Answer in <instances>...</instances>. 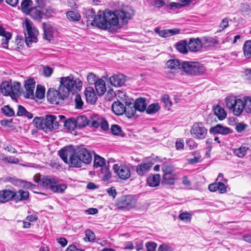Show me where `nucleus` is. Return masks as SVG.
Here are the masks:
<instances>
[{
  "instance_id": "1",
  "label": "nucleus",
  "mask_w": 251,
  "mask_h": 251,
  "mask_svg": "<svg viewBox=\"0 0 251 251\" xmlns=\"http://www.w3.org/2000/svg\"><path fill=\"white\" fill-rule=\"evenodd\" d=\"M134 15V11L130 6H123L121 9H118L112 12L105 11L103 15L96 19L94 23L96 26L102 29L111 30L113 27L119 24L121 20L123 24H126Z\"/></svg>"
},
{
  "instance_id": "2",
  "label": "nucleus",
  "mask_w": 251,
  "mask_h": 251,
  "mask_svg": "<svg viewBox=\"0 0 251 251\" xmlns=\"http://www.w3.org/2000/svg\"><path fill=\"white\" fill-rule=\"evenodd\" d=\"M59 155L63 161L68 164L71 167L80 168L82 163L81 159L77 155L75 149L71 147H65L58 152Z\"/></svg>"
},
{
  "instance_id": "3",
  "label": "nucleus",
  "mask_w": 251,
  "mask_h": 251,
  "mask_svg": "<svg viewBox=\"0 0 251 251\" xmlns=\"http://www.w3.org/2000/svg\"><path fill=\"white\" fill-rule=\"evenodd\" d=\"M82 84V83L79 78L75 79L72 75L60 78L59 87L64 96L68 97L70 92L73 93L75 90H80Z\"/></svg>"
},
{
  "instance_id": "4",
  "label": "nucleus",
  "mask_w": 251,
  "mask_h": 251,
  "mask_svg": "<svg viewBox=\"0 0 251 251\" xmlns=\"http://www.w3.org/2000/svg\"><path fill=\"white\" fill-rule=\"evenodd\" d=\"M181 69L188 75H200L205 71V67L198 62L182 61L181 64Z\"/></svg>"
},
{
  "instance_id": "5",
  "label": "nucleus",
  "mask_w": 251,
  "mask_h": 251,
  "mask_svg": "<svg viewBox=\"0 0 251 251\" xmlns=\"http://www.w3.org/2000/svg\"><path fill=\"white\" fill-rule=\"evenodd\" d=\"M0 90L4 96H9L14 99L16 95L20 94L21 84L17 81H14L11 84L7 81L2 82L0 84Z\"/></svg>"
},
{
  "instance_id": "6",
  "label": "nucleus",
  "mask_w": 251,
  "mask_h": 251,
  "mask_svg": "<svg viewBox=\"0 0 251 251\" xmlns=\"http://www.w3.org/2000/svg\"><path fill=\"white\" fill-rule=\"evenodd\" d=\"M25 43L28 47H30L32 43H36L37 41V35L38 31L37 29L32 26V23L29 20H25Z\"/></svg>"
},
{
  "instance_id": "7",
  "label": "nucleus",
  "mask_w": 251,
  "mask_h": 251,
  "mask_svg": "<svg viewBox=\"0 0 251 251\" xmlns=\"http://www.w3.org/2000/svg\"><path fill=\"white\" fill-rule=\"evenodd\" d=\"M190 133L195 139L203 140L206 137L207 129L202 123L197 122L191 127Z\"/></svg>"
},
{
  "instance_id": "8",
  "label": "nucleus",
  "mask_w": 251,
  "mask_h": 251,
  "mask_svg": "<svg viewBox=\"0 0 251 251\" xmlns=\"http://www.w3.org/2000/svg\"><path fill=\"white\" fill-rule=\"evenodd\" d=\"M47 97L51 103L58 104L60 100H64L67 96H64L63 93L61 92L60 88L59 87L57 90L51 88L49 89L47 92Z\"/></svg>"
},
{
  "instance_id": "9",
  "label": "nucleus",
  "mask_w": 251,
  "mask_h": 251,
  "mask_svg": "<svg viewBox=\"0 0 251 251\" xmlns=\"http://www.w3.org/2000/svg\"><path fill=\"white\" fill-rule=\"evenodd\" d=\"M56 117L54 115H46L45 119L44 120V126L46 132L48 131H52L58 128L59 124L56 121Z\"/></svg>"
},
{
  "instance_id": "10",
  "label": "nucleus",
  "mask_w": 251,
  "mask_h": 251,
  "mask_svg": "<svg viewBox=\"0 0 251 251\" xmlns=\"http://www.w3.org/2000/svg\"><path fill=\"white\" fill-rule=\"evenodd\" d=\"M113 168L118 176L122 179H127L130 176V171L126 166H119L118 164H114Z\"/></svg>"
},
{
  "instance_id": "11",
  "label": "nucleus",
  "mask_w": 251,
  "mask_h": 251,
  "mask_svg": "<svg viewBox=\"0 0 251 251\" xmlns=\"http://www.w3.org/2000/svg\"><path fill=\"white\" fill-rule=\"evenodd\" d=\"M135 201L130 196L122 197L118 200L117 206L119 209H130L135 206Z\"/></svg>"
},
{
  "instance_id": "12",
  "label": "nucleus",
  "mask_w": 251,
  "mask_h": 251,
  "mask_svg": "<svg viewBox=\"0 0 251 251\" xmlns=\"http://www.w3.org/2000/svg\"><path fill=\"white\" fill-rule=\"evenodd\" d=\"M24 86L25 89V98L34 99V91L35 87V81L33 78L28 79L25 81Z\"/></svg>"
},
{
  "instance_id": "13",
  "label": "nucleus",
  "mask_w": 251,
  "mask_h": 251,
  "mask_svg": "<svg viewBox=\"0 0 251 251\" xmlns=\"http://www.w3.org/2000/svg\"><path fill=\"white\" fill-rule=\"evenodd\" d=\"M77 155H78L83 163L88 164L92 160V155L90 152L85 148H78L75 149Z\"/></svg>"
},
{
  "instance_id": "14",
  "label": "nucleus",
  "mask_w": 251,
  "mask_h": 251,
  "mask_svg": "<svg viewBox=\"0 0 251 251\" xmlns=\"http://www.w3.org/2000/svg\"><path fill=\"white\" fill-rule=\"evenodd\" d=\"M203 47L202 41L199 38H192L188 42V49L191 52H198L200 51Z\"/></svg>"
},
{
  "instance_id": "15",
  "label": "nucleus",
  "mask_w": 251,
  "mask_h": 251,
  "mask_svg": "<svg viewBox=\"0 0 251 251\" xmlns=\"http://www.w3.org/2000/svg\"><path fill=\"white\" fill-rule=\"evenodd\" d=\"M35 181L39 183L44 187H50V189L53 184L58 183V180L54 177L44 176L40 177L38 180L35 179Z\"/></svg>"
},
{
  "instance_id": "16",
  "label": "nucleus",
  "mask_w": 251,
  "mask_h": 251,
  "mask_svg": "<svg viewBox=\"0 0 251 251\" xmlns=\"http://www.w3.org/2000/svg\"><path fill=\"white\" fill-rule=\"evenodd\" d=\"M93 120V116H90L89 119L84 115L79 116L75 119L77 127L78 128H82L87 126L92 127Z\"/></svg>"
},
{
  "instance_id": "17",
  "label": "nucleus",
  "mask_w": 251,
  "mask_h": 251,
  "mask_svg": "<svg viewBox=\"0 0 251 251\" xmlns=\"http://www.w3.org/2000/svg\"><path fill=\"white\" fill-rule=\"evenodd\" d=\"M93 119L92 122V127L98 128L100 126L103 130L108 129V124L104 119L99 117L98 115H94Z\"/></svg>"
},
{
  "instance_id": "18",
  "label": "nucleus",
  "mask_w": 251,
  "mask_h": 251,
  "mask_svg": "<svg viewBox=\"0 0 251 251\" xmlns=\"http://www.w3.org/2000/svg\"><path fill=\"white\" fill-rule=\"evenodd\" d=\"M153 164L151 161L141 163L136 166V172L138 176H142L151 169Z\"/></svg>"
},
{
  "instance_id": "19",
  "label": "nucleus",
  "mask_w": 251,
  "mask_h": 251,
  "mask_svg": "<svg viewBox=\"0 0 251 251\" xmlns=\"http://www.w3.org/2000/svg\"><path fill=\"white\" fill-rule=\"evenodd\" d=\"M209 132L213 134H220L226 135L231 133V130L229 127L218 124L215 126L211 127L209 129Z\"/></svg>"
},
{
  "instance_id": "20",
  "label": "nucleus",
  "mask_w": 251,
  "mask_h": 251,
  "mask_svg": "<svg viewBox=\"0 0 251 251\" xmlns=\"http://www.w3.org/2000/svg\"><path fill=\"white\" fill-rule=\"evenodd\" d=\"M208 189L210 191L212 192L218 191L219 193L220 194H224L227 191L226 185L222 181L210 184L208 186Z\"/></svg>"
},
{
  "instance_id": "21",
  "label": "nucleus",
  "mask_w": 251,
  "mask_h": 251,
  "mask_svg": "<svg viewBox=\"0 0 251 251\" xmlns=\"http://www.w3.org/2000/svg\"><path fill=\"white\" fill-rule=\"evenodd\" d=\"M111 84L115 87L122 86L126 81L125 76L122 74L115 75L109 78Z\"/></svg>"
},
{
  "instance_id": "22",
  "label": "nucleus",
  "mask_w": 251,
  "mask_h": 251,
  "mask_svg": "<svg viewBox=\"0 0 251 251\" xmlns=\"http://www.w3.org/2000/svg\"><path fill=\"white\" fill-rule=\"evenodd\" d=\"M13 200L16 202L27 200L29 198V194L27 191L20 189L17 192L13 191Z\"/></svg>"
},
{
  "instance_id": "23",
  "label": "nucleus",
  "mask_w": 251,
  "mask_h": 251,
  "mask_svg": "<svg viewBox=\"0 0 251 251\" xmlns=\"http://www.w3.org/2000/svg\"><path fill=\"white\" fill-rule=\"evenodd\" d=\"M13 191L9 189L0 190V203H5L13 200Z\"/></svg>"
},
{
  "instance_id": "24",
  "label": "nucleus",
  "mask_w": 251,
  "mask_h": 251,
  "mask_svg": "<svg viewBox=\"0 0 251 251\" xmlns=\"http://www.w3.org/2000/svg\"><path fill=\"white\" fill-rule=\"evenodd\" d=\"M133 100H129V101H126L125 102V112L124 113L126 116L131 118L133 117L136 114L137 109H135V106L134 105V103L132 102Z\"/></svg>"
},
{
  "instance_id": "25",
  "label": "nucleus",
  "mask_w": 251,
  "mask_h": 251,
  "mask_svg": "<svg viewBox=\"0 0 251 251\" xmlns=\"http://www.w3.org/2000/svg\"><path fill=\"white\" fill-rule=\"evenodd\" d=\"M42 28L44 31V39L50 41L52 37V26L50 22H45L42 24Z\"/></svg>"
},
{
  "instance_id": "26",
  "label": "nucleus",
  "mask_w": 251,
  "mask_h": 251,
  "mask_svg": "<svg viewBox=\"0 0 251 251\" xmlns=\"http://www.w3.org/2000/svg\"><path fill=\"white\" fill-rule=\"evenodd\" d=\"M84 94L87 102L93 104L96 102L97 97L93 87H87L85 89Z\"/></svg>"
},
{
  "instance_id": "27",
  "label": "nucleus",
  "mask_w": 251,
  "mask_h": 251,
  "mask_svg": "<svg viewBox=\"0 0 251 251\" xmlns=\"http://www.w3.org/2000/svg\"><path fill=\"white\" fill-rule=\"evenodd\" d=\"M39 8L36 6L33 7L27 14L34 20L40 22L43 18L44 12L40 10Z\"/></svg>"
},
{
  "instance_id": "28",
  "label": "nucleus",
  "mask_w": 251,
  "mask_h": 251,
  "mask_svg": "<svg viewBox=\"0 0 251 251\" xmlns=\"http://www.w3.org/2000/svg\"><path fill=\"white\" fill-rule=\"evenodd\" d=\"M160 182V176L159 174H151L147 178L148 185L152 187H157Z\"/></svg>"
},
{
  "instance_id": "29",
  "label": "nucleus",
  "mask_w": 251,
  "mask_h": 251,
  "mask_svg": "<svg viewBox=\"0 0 251 251\" xmlns=\"http://www.w3.org/2000/svg\"><path fill=\"white\" fill-rule=\"evenodd\" d=\"M113 112L117 115H122L125 112V106L119 100L115 101L112 105Z\"/></svg>"
},
{
  "instance_id": "30",
  "label": "nucleus",
  "mask_w": 251,
  "mask_h": 251,
  "mask_svg": "<svg viewBox=\"0 0 251 251\" xmlns=\"http://www.w3.org/2000/svg\"><path fill=\"white\" fill-rule=\"evenodd\" d=\"M133 103L135 109L139 112H144L146 109L147 103L145 98H137Z\"/></svg>"
},
{
  "instance_id": "31",
  "label": "nucleus",
  "mask_w": 251,
  "mask_h": 251,
  "mask_svg": "<svg viewBox=\"0 0 251 251\" xmlns=\"http://www.w3.org/2000/svg\"><path fill=\"white\" fill-rule=\"evenodd\" d=\"M176 179V175L175 173L163 174L162 180V184L174 185Z\"/></svg>"
},
{
  "instance_id": "32",
  "label": "nucleus",
  "mask_w": 251,
  "mask_h": 251,
  "mask_svg": "<svg viewBox=\"0 0 251 251\" xmlns=\"http://www.w3.org/2000/svg\"><path fill=\"white\" fill-rule=\"evenodd\" d=\"M95 87L98 95L100 96L103 95L106 90L105 81L102 79H98Z\"/></svg>"
},
{
  "instance_id": "33",
  "label": "nucleus",
  "mask_w": 251,
  "mask_h": 251,
  "mask_svg": "<svg viewBox=\"0 0 251 251\" xmlns=\"http://www.w3.org/2000/svg\"><path fill=\"white\" fill-rule=\"evenodd\" d=\"M176 50L182 54H187L188 52V42L185 40H181L176 44Z\"/></svg>"
},
{
  "instance_id": "34",
  "label": "nucleus",
  "mask_w": 251,
  "mask_h": 251,
  "mask_svg": "<svg viewBox=\"0 0 251 251\" xmlns=\"http://www.w3.org/2000/svg\"><path fill=\"white\" fill-rule=\"evenodd\" d=\"M243 109H244L243 101L240 99H238L236 104L234 105V108H232L231 110L232 111L235 115L239 116Z\"/></svg>"
},
{
  "instance_id": "35",
  "label": "nucleus",
  "mask_w": 251,
  "mask_h": 251,
  "mask_svg": "<svg viewBox=\"0 0 251 251\" xmlns=\"http://www.w3.org/2000/svg\"><path fill=\"white\" fill-rule=\"evenodd\" d=\"M249 149L247 145H242L240 147L233 150V153L235 155L239 158H243L247 153V151Z\"/></svg>"
},
{
  "instance_id": "36",
  "label": "nucleus",
  "mask_w": 251,
  "mask_h": 251,
  "mask_svg": "<svg viewBox=\"0 0 251 251\" xmlns=\"http://www.w3.org/2000/svg\"><path fill=\"white\" fill-rule=\"evenodd\" d=\"M182 61H180L178 59H172L168 60L166 62L167 67L172 70H177V69L180 70L181 64Z\"/></svg>"
},
{
  "instance_id": "37",
  "label": "nucleus",
  "mask_w": 251,
  "mask_h": 251,
  "mask_svg": "<svg viewBox=\"0 0 251 251\" xmlns=\"http://www.w3.org/2000/svg\"><path fill=\"white\" fill-rule=\"evenodd\" d=\"M99 16H101V15H98L96 16L95 11L93 9L87 10L85 13V17L86 19L89 21L93 20L91 22V25L93 26H96V24H95V23H94V21Z\"/></svg>"
},
{
  "instance_id": "38",
  "label": "nucleus",
  "mask_w": 251,
  "mask_h": 251,
  "mask_svg": "<svg viewBox=\"0 0 251 251\" xmlns=\"http://www.w3.org/2000/svg\"><path fill=\"white\" fill-rule=\"evenodd\" d=\"M213 111L215 114L220 120H222L226 118V113L225 110L219 105L214 107Z\"/></svg>"
},
{
  "instance_id": "39",
  "label": "nucleus",
  "mask_w": 251,
  "mask_h": 251,
  "mask_svg": "<svg viewBox=\"0 0 251 251\" xmlns=\"http://www.w3.org/2000/svg\"><path fill=\"white\" fill-rule=\"evenodd\" d=\"M67 185L65 183L62 184H55L51 186L50 190L54 192L57 193H63L64 191L67 189Z\"/></svg>"
},
{
  "instance_id": "40",
  "label": "nucleus",
  "mask_w": 251,
  "mask_h": 251,
  "mask_svg": "<svg viewBox=\"0 0 251 251\" xmlns=\"http://www.w3.org/2000/svg\"><path fill=\"white\" fill-rule=\"evenodd\" d=\"M33 1L31 0H23L21 3V8L24 12L27 14L32 8Z\"/></svg>"
},
{
  "instance_id": "41",
  "label": "nucleus",
  "mask_w": 251,
  "mask_h": 251,
  "mask_svg": "<svg viewBox=\"0 0 251 251\" xmlns=\"http://www.w3.org/2000/svg\"><path fill=\"white\" fill-rule=\"evenodd\" d=\"M104 166H106L105 159L99 155H95L94 160V167L95 168L100 167L102 168Z\"/></svg>"
},
{
  "instance_id": "42",
  "label": "nucleus",
  "mask_w": 251,
  "mask_h": 251,
  "mask_svg": "<svg viewBox=\"0 0 251 251\" xmlns=\"http://www.w3.org/2000/svg\"><path fill=\"white\" fill-rule=\"evenodd\" d=\"M63 122L64 123V126L65 127L69 130H73L77 127L75 119V118H72L68 119Z\"/></svg>"
},
{
  "instance_id": "43",
  "label": "nucleus",
  "mask_w": 251,
  "mask_h": 251,
  "mask_svg": "<svg viewBox=\"0 0 251 251\" xmlns=\"http://www.w3.org/2000/svg\"><path fill=\"white\" fill-rule=\"evenodd\" d=\"M66 16L70 21L73 22H77L81 18L80 15L78 12L74 11L67 12Z\"/></svg>"
},
{
  "instance_id": "44",
  "label": "nucleus",
  "mask_w": 251,
  "mask_h": 251,
  "mask_svg": "<svg viewBox=\"0 0 251 251\" xmlns=\"http://www.w3.org/2000/svg\"><path fill=\"white\" fill-rule=\"evenodd\" d=\"M160 109V106L158 103H152L148 106L146 109V113L148 114L156 113Z\"/></svg>"
},
{
  "instance_id": "45",
  "label": "nucleus",
  "mask_w": 251,
  "mask_h": 251,
  "mask_svg": "<svg viewBox=\"0 0 251 251\" xmlns=\"http://www.w3.org/2000/svg\"><path fill=\"white\" fill-rule=\"evenodd\" d=\"M100 173L102 175V177L103 180L105 181L108 180L112 176L111 173L109 171V169L106 166L103 167L101 168Z\"/></svg>"
},
{
  "instance_id": "46",
  "label": "nucleus",
  "mask_w": 251,
  "mask_h": 251,
  "mask_svg": "<svg viewBox=\"0 0 251 251\" xmlns=\"http://www.w3.org/2000/svg\"><path fill=\"white\" fill-rule=\"evenodd\" d=\"M237 99L234 96H230L226 99V105L229 109L234 108V104H236Z\"/></svg>"
},
{
  "instance_id": "47",
  "label": "nucleus",
  "mask_w": 251,
  "mask_h": 251,
  "mask_svg": "<svg viewBox=\"0 0 251 251\" xmlns=\"http://www.w3.org/2000/svg\"><path fill=\"white\" fill-rule=\"evenodd\" d=\"M243 51L245 56L250 57L251 55V41H246L243 46Z\"/></svg>"
},
{
  "instance_id": "48",
  "label": "nucleus",
  "mask_w": 251,
  "mask_h": 251,
  "mask_svg": "<svg viewBox=\"0 0 251 251\" xmlns=\"http://www.w3.org/2000/svg\"><path fill=\"white\" fill-rule=\"evenodd\" d=\"M162 170L163 172V174L175 173L174 167L170 163H164L162 167Z\"/></svg>"
},
{
  "instance_id": "49",
  "label": "nucleus",
  "mask_w": 251,
  "mask_h": 251,
  "mask_svg": "<svg viewBox=\"0 0 251 251\" xmlns=\"http://www.w3.org/2000/svg\"><path fill=\"white\" fill-rule=\"evenodd\" d=\"M111 133L115 135L124 136L123 132L121 127L117 125H113L111 127Z\"/></svg>"
},
{
  "instance_id": "50",
  "label": "nucleus",
  "mask_w": 251,
  "mask_h": 251,
  "mask_svg": "<svg viewBox=\"0 0 251 251\" xmlns=\"http://www.w3.org/2000/svg\"><path fill=\"white\" fill-rule=\"evenodd\" d=\"M244 110L248 113H251V97H246L244 98Z\"/></svg>"
},
{
  "instance_id": "51",
  "label": "nucleus",
  "mask_w": 251,
  "mask_h": 251,
  "mask_svg": "<svg viewBox=\"0 0 251 251\" xmlns=\"http://www.w3.org/2000/svg\"><path fill=\"white\" fill-rule=\"evenodd\" d=\"M85 237L84 238L85 241L93 242L95 239V234L91 230L87 229L85 231Z\"/></svg>"
},
{
  "instance_id": "52",
  "label": "nucleus",
  "mask_w": 251,
  "mask_h": 251,
  "mask_svg": "<svg viewBox=\"0 0 251 251\" xmlns=\"http://www.w3.org/2000/svg\"><path fill=\"white\" fill-rule=\"evenodd\" d=\"M33 123L37 128L45 130L44 119L42 118L35 117L33 120Z\"/></svg>"
},
{
  "instance_id": "53",
  "label": "nucleus",
  "mask_w": 251,
  "mask_h": 251,
  "mask_svg": "<svg viewBox=\"0 0 251 251\" xmlns=\"http://www.w3.org/2000/svg\"><path fill=\"white\" fill-rule=\"evenodd\" d=\"M45 89L41 85H38L35 92V97L38 99H42L45 96Z\"/></svg>"
},
{
  "instance_id": "54",
  "label": "nucleus",
  "mask_w": 251,
  "mask_h": 251,
  "mask_svg": "<svg viewBox=\"0 0 251 251\" xmlns=\"http://www.w3.org/2000/svg\"><path fill=\"white\" fill-rule=\"evenodd\" d=\"M2 36L3 37V38L1 40V44L4 48H7L8 41L11 38L12 35L11 33L7 32Z\"/></svg>"
},
{
  "instance_id": "55",
  "label": "nucleus",
  "mask_w": 251,
  "mask_h": 251,
  "mask_svg": "<svg viewBox=\"0 0 251 251\" xmlns=\"http://www.w3.org/2000/svg\"><path fill=\"white\" fill-rule=\"evenodd\" d=\"M1 110L3 113L6 116L11 117L15 114L13 109L9 107V105H5L2 108Z\"/></svg>"
},
{
  "instance_id": "56",
  "label": "nucleus",
  "mask_w": 251,
  "mask_h": 251,
  "mask_svg": "<svg viewBox=\"0 0 251 251\" xmlns=\"http://www.w3.org/2000/svg\"><path fill=\"white\" fill-rule=\"evenodd\" d=\"M203 44L206 43L208 44V46L210 47L217 45L219 43L217 40L211 37H203Z\"/></svg>"
},
{
  "instance_id": "57",
  "label": "nucleus",
  "mask_w": 251,
  "mask_h": 251,
  "mask_svg": "<svg viewBox=\"0 0 251 251\" xmlns=\"http://www.w3.org/2000/svg\"><path fill=\"white\" fill-rule=\"evenodd\" d=\"M87 81L89 84H95L98 79L96 75L93 73H89L87 77Z\"/></svg>"
},
{
  "instance_id": "58",
  "label": "nucleus",
  "mask_w": 251,
  "mask_h": 251,
  "mask_svg": "<svg viewBox=\"0 0 251 251\" xmlns=\"http://www.w3.org/2000/svg\"><path fill=\"white\" fill-rule=\"evenodd\" d=\"M75 107L76 109H82L83 105V102L79 95H76L75 99Z\"/></svg>"
},
{
  "instance_id": "59",
  "label": "nucleus",
  "mask_w": 251,
  "mask_h": 251,
  "mask_svg": "<svg viewBox=\"0 0 251 251\" xmlns=\"http://www.w3.org/2000/svg\"><path fill=\"white\" fill-rule=\"evenodd\" d=\"M241 9L244 15H249L251 13L250 6L247 3H242L241 6Z\"/></svg>"
},
{
  "instance_id": "60",
  "label": "nucleus",
  "mask_w": 251,
  "mask_h": 251,
  "mask_svg": "<svg viewBox=\"0 0 251 251\" xmlns=\"http://www.w3.org/2000/svg\"><path fill=\"white\" fill-rule=\"evenodd\" d=\"M154 31L157 33L160 37L167 38L170 37L168 29L160 30L158 28H155Z\"/></svg>"
},
{
  "instance_id": "61",
  "label": "nucleus",
  "mask_w": 251,
  "mask_h": 251,
  "mask_svg": "<svg viewBox=\"0 0 251 251\" xmlns=\"http://www.w3.org/2000/svg\"><path fill=\"white\" fill-rule=\"evenodd\" d=\"M162 100L164 102L166 107L170 108L172 105V102L170 100L169 96L168 95H164L162 97Z\"/></svg>"
},
{
  "instance_id": "62",
  "label": "nucleus",
  "mask_w": 251,
  "mask_h": 251,
  "mask_svg": "<svg viewBox=\"0 0 251 251\" xmlns=\"http://www.w3.org/2000/svg\"><path fill=\"white\" fill-rule=\"evenodd\" d=\"M228 26V20L227 18H224L219 25V29L217 32H221Z\"/></svg>"
},
{
  "instance_id": "63",
  "label": "nucleus",
  "mask_w": 251,
  "mask_h": 251,
  "mask_svg": "<svg viewBox=\"0 0 251 251\" xmlns=\"http://www.w3.org/2000/svg\"><path fill=\"white\" fill-rule=\"evenodd\" d=\"M166 7L169 9L181 8V4H180L179 1L177 2H171L169 3V4L167 5Z\"/></svg>"
},
{
  "instance_id": "64",
  "label": "nucleus",
  "mask_w": 251,
  "mask_h": 251,
  "mask_svg": "<svg viewBox=\"0 0 251 251\" xmlns=\"http://www.w3.org/2000/svg\"><path fill=\"white\" fill-rule=\"evenodd\" d=\"M179 219L183 221H190L191 219V215L188 213H182L179 215Z\"/></svg>"
}]
</instances>
